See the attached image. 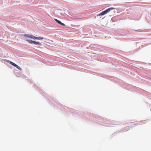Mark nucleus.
<instances>
[{
	"mask_svg": "<svg viewBox=\"0 0 151 151\" xmlns=\"http://www.w3.org/2000/svg\"><path fill=\"white\" fill-rule=\"evenodd\" d=\"M114 9V8L112 7L109 8L105 10L102 12L98 15L97 16H100L101 15H104L105 14L109 12L110 10Z\"/></svg>",
	"mask_w": 151,
	"mask_h": 151,
	"instance_id": "nucleus-1",
	"label": "nucleus"
},
{
	"mask_svg": "<svg viewBox=\"0 0 151 151\" xmlns=\"http://www.w3.org/2000/svg\"><path fill=\"white\" fill-rule=\"evenodd\" d=\"M34 44L37 45H41V44L39 42L34 41Z\"/></svg>",
	"mask_w": 151,
	"mask_h": 151,
	"instance_id": "nucleus-2",
	"label": "nucleus"
},
{
	"mask_svg": "<svg viewBox=\"0 0 151 151\" xmlns=\"http://www.w3.org/2000/svg\"><path fill=\"white\" fill-rule=\"evenodd\" d=\"M27 41L28 42L31 44H34V41H32L31 40H27Z\"/></svg>",
	"mask_w": 151,
	"mask_h": 151,
	"instance_id": "nucleus-3",
	"label": "nucleus"
},
{
	"mask_svg": "<svg viewBox=\"0 0 151 151\" xmlns=\"http://www.w3.org/2000/svg\"><path fill=\"white\" fill-rule=\"evenodd\" d=\"M30 38L34 40H35L36 37L32 35H30Z\"/></svg>",
	"mask_w": 151,
	"mask_h": 151,
	"instance_id": "nucleus-4",
	"label": "nucleus"
},
{
	"mask_svg": "<svg viewBox=\"0 0 151 151\" xmlns=\"http://www.w3.org/2000/svg\"><path fill=\"white\" fill-rule=\"evenodd\" d=\"M44 39V38L43 37H36V39L37 40H42Z\"/></svg>",
	"mask_w": 151,
	"mask_h": 151,
	"instance_id": "nucleus-5",
	"label": "nucleus"
},
{
	"mask_svg": "<svg viewBox=\"0 0 151 151\" xmlns=\"http://www.w3.org/2000/svg\"><path fill=\"white\" fill-rule=\"evenodd\" d=\"M30 35H28V34H25L24 35V36L26 37H28L30 38Z\"/></svg>",
	"mask_w": 151,
	"mask_h": 151,
	"instance_id": "nucleus-6",
	"label": "nucleus"
},
{
	"mask_svg": "<svg viewBox=\"0 0 151 151\" xmlns=\"http://www.w3.org/2000/svg\"><path fill=\"white\" fill-rule=\"evenodd\" d=\"M15 67L17 68V69L20 70H22V69L18 65H16Z\"/></svg>",
	"mask_w": 151,
	"mask_h": 151,
	"instance_id": "nucleus-7",
	"label": "nucleus"
},
{
	"mask_svg": "<svg viewBox=\"0 0 151 151\" xmlns=\"http://www.w3.org/2000/svg\"><path fill=\"white\" fill-rule=\"evenodd\" d=\"M58 23L62 25L63 26H65V24H64L62 23L60 21V22H59Z\"/></svg>",
	"mask_w": 151,
	"mask_h": 151,
	"instance_id": "nucleus-8",
	"label": "nucleus"
},
{
	"mask_svg": "<svg viewBox=\"0 0 151 151\" xmlns=\"http://www.w3.org/2000/svg\"><path fill=\"white\" fill-rule=\"evenodd\" d=\"M12 65L15 67L17 65L15 63H14L13 65Z\"/></svg>",
	"mask_w": 151,
	"mask_h": 151,
	"instance_id": "nucleus-9",
	"label": "nucleus"
},
{
	"mask_svg": "<svg viewBox=\"0 0 151 151\" xmlns=\"http://www.w3.org/2000/svg\"><path fill=\"white\" fill-rule=\"evenodd\" d=\"M13 63V62H10V63L11 65H13V63Z\"/></svg>",
	"mask_w": 151,
	"mask_h": 151,
	"instance_id": "nucleus-10",
	"label": "nucleus"
},
{
	"mask_svg": "<svg viewBox=\"0 0 151 151\" xmlns=\"http://www.w3.org/2000/svg\"><path fill=\"white\" fill-rule=\"evenodd\" d=\"M60 21H59V20H58V21H57V22L58 23H59V22H60Z\"/></svg>",
	"mask_w": 151,
	"mask_h": 151,
	"instance_id": "nucleus-11",
	"label": "nucleus"
},
{
	"mask_svg": "<svg viewBox=\"0 0 151 151\" xmlns=\"http://www.w3.org/2000/svg\"><path fill=\"white\" fill-rule=\"evenodd\" d=\"M55 20L57 22V21H58V20L56 19H55Z\"/></svg>",
	"mask_w": 151,
	"mask_h": 151,
	"instance_id": "nucleus-12",
	"label": "nucleus"
}]
</instances>
